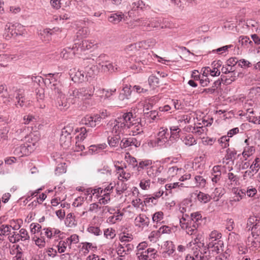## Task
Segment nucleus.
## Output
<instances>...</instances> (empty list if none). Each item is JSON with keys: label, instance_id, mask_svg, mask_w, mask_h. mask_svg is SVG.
Here are the masks:
<instances>
[{"label": "nucleus", "instance_id": "1", "mask_svg": "<svg viewBox=\"0 0 260 260\" xmlns=\"http://www.w3.org/2000/svg\"><path fill=\"white\" fill-rule=\"evenodd\" d=\"M113 132L124 134L129 129L133 136L143 132L141 119L138 117L134 110L124 113L121 117H118L115 121Z\"/></svg>", "mask_w": 260, "mask_h": 260}, {"label": "nucleus", "instance_id": "2", "mask_svg": "<svg viewBox=\"0 0 260 260\" xmlns=\"http://www.w3.org/2000/svg\"><path fill=\"white\" fill-rule=\"evenodd\" d=\"M182 213V217L180 218V226L185 231L186 233L192 235L196 233L197 225L200 224V220H202V216L199 212L191 214V217L188 214H184L186 212V208L182 207L180 211Z\"/></svg>", "mask_w": 260, "mask_h": 260}, {"label": "nucleus", "instance_id": "3", "mask_svg": "<svg viewBox=\"0 0 260 260\" xmlns=\"http://www.w3.org/2000/svg\"><path fill=\"white\" fill-rule=\"evenodd\" d=\"M94 90V86L91 84L76 89L70 92L69 100L72 104H78L82 100L90 99Z\"/></svg>", "mask_w": 260, "mask_h": 260}, {"label": "nucleus", "instance_id": "4", "mask_svg": "<svg viewBox=\"0 0 260 260\" xmlns=\"http://www.w3.org/2000/svg\"><path fill=\"white\" fill-rule=\"evenodd\" d=\"M151 55L148 51H144L139 53L138 56L134 59L135 63L130 66V68L138 73L143 70L145 66L148 65L152 62Z\"/></svg>", "mask_w": 260, "mask_h": 260}, {"label": "nucleus", "instance_id": "5", "mask_svg": "<svg viewBox=\"0 0 260 260\" xmlns=\"http://www.w3.org/2000/svg\"><path fill=\"white\" fill-rule=\"evenodd\" d=\"M107 56L106 54H101L96 59L97 64L101 67L102 70L106 72H114L119 71V67L116 63H112L109 61L105 60Z\"/></svg>", "mask_w": 260, "mask_h": 260}, {"label": "nucleus", "instance_id": "6", "mask_svg": "<svg viewBox=\"0 0 260 260\" xmlns=\"http://www.w3.org/2000/svg\"><path fill=\"white\" fill-rule=\"evenodd\" d=\"M260 231L254 229L248 236L246 241L247 245L252 250H256L260 247Z\"/></svg>", "mask_w": 260, "mask_h": 260}, {"label": "nucleus", "instance_id": "7", "mask_svg": "<svg viewBox=\"0 0 260 260\" xmlns=\"http://www.w3.org/2000/svg\"><path fill=\"white\" fill-rule=\"evenodd\" d=\"M156 137L152 140H151L150 145L152 147L163 146L167 142L169 143L168 136L169 134L167 133L168 129L161 128Z\"/></svg>", "mask_w": 260, "mask_h": 260}, {"label": "nucleus", "instance_id": "8", "mask_svg": "<svg viewBox=\"0 0 260 260\" xmlns=\"http://www.w3.org/2000/svg\"><path fill=\"white\" fill-rule=\"evenodd\" d=\"M15 105L17 108H22L26 105L24 90L22 88H17L14 93Z\"/></svg>", "mask_w": 260, "mask_h": 260}, {"label": "nucleus", "instance_id": "9", "mask_svg": "<svg viewBox=\"0 0 260 260\" xmlns=\"http://www.w3.org/2000/svg\"><path fill=\"white\" fill-rule=\"evenodd\" d=\"M102 120V117L99 115L94 116H86L81 120L82 123L88 127H94L99 125Z\"/></svg>", "mask_w": 260, "mask_h": 260}, {"label": "nucleus", "instance_id": "10", "mask_svg": "<svg viewBox=\"0 0 260 260\" xmlns=\"http://www.w3.org/2000/svg\"><path fill=\"white\" fill-rule=\"evenodd\" d=\"M120 147L121 149L126 148L129 147L135 146V147H138L141 145L140 141L137 140L135 138L129 137V138H124L121 141L119 144Z\"/></svg>", "mask_w": 260, "mask_h": 260}, {"label": "nucleus", "instance_id": "11", "mask_svg": "<svg viewBox=\"0 0 260 260\" xmlns=\"http://www.w3.org/2000/svg\"><path fill=\"white\" fill-rule=\"evenodd\" d=\"M31 147L27 143L21 144L15 148L14 153L19 157L28 155L31 151Z\"/></svg>", "mask_w": 260, "mask_h": 260}, {"label": "nucleus", "instance_id": "12", "mask_svg": "<svg viewBox=\"0 0 260 260\" xmlns=\"http://www.w3.org/2000/svg\"><path fill=\"white\" fill-rule=\"evenodd\" d=\"M232 192L234 196L230 201L232 205H233L235 202H239L246 196V191L238 187L233 188Z\"/></svg>", "mask_w": 260, "mask_h": 260}, {"label": "nucleus", "instance_id": "13", "mask_svg": "<svg viewBox=\"0 0 260 260\" xmlns=\"http://www.w3.org/2000/svg\"><path fill=\"white\" fill-rule=\"evenodd\" d=\"M170 136L169 137V142L170 143H173L177 142L179 138V125H175L173 122H170Z\"/></svg>", "mask_w": 260, "mask_h": 260}, {"label": "nucleus", "instance_id": "14", "mask_svg": "<svg viewBox=\"0 0 260 260\" xmlns=\"http://www.w3.org/2000/svg\"><path fill=\"white\" fill-rule=\"evenodd\" d=\"M56 101L57 106L61 110L68 109L70 106V104H72L71 102L69 100V97L66 99L63 94L57 97Z\"/></svg>", "mask_w": 260, "mask_h": 260}, {"label": "nucleus", "instance_id": "15", "mask_svg": "<svg viewBox=\"0 0 260 260\" xmlns=\"http://www.w3.org/2000/svg\"><path fill=\"white\" fill-rule=\"evenodd\" d=\"M180 181L182 182L180 183V188L194 187L195 183L193 180L191 179V175L190 174H185L180 177Z\"/></svg>", "mask_w": 260, "mask_h": 260}, {"label": "nucleus", "instance_id": "16", "mask_svg": "<svg viewBox=\"0 0 260 260\" xmlns=\"http://www.w3.org/2000/svg\"><path fill=\"white\" fill-rule=\"evenodd\" d=\"M51 90V92L49 93L52 98H55L56 96L62 94L61 89V85L59 81H57L53 84H51L47 86Z\"/></svg>", "mask_w": 260, "mask_h": 260}, {"label": "nucleus", "instance_id": "17", "mask_svg": "<svg viewBox=\"0 0 260 260\" xmlns=\"http://www.w3.org/2000/svg\"><path fill=\"white\" fill-rule=\"evenodd\" d=\"M208 249H210L212 252L217 254L223 251L224 244L222 241H218V242H209L208 244Z\"/></svg>", "mask_w": 260, "mask_h": 260}, {"label": "nucleus", "instance_id": "18", "mask_svg": "<svg viewBox=\"0 0 260 260\" xmlns=\"http://www.w3.org/2000/svg\"><path fill=\"white\" fill-rule=\"evenodd\" d=\"M131 87L132 85H126L123 88L118 96L120 100L125 101L131 99L133 94Z\"/></svg>", "mask_w": 260, "mask_h": 260}, {"label": "nucleus", "instance_id": "19", "mask_svg": "<svg viewBox=\"0 0 260 260\" xmlns=\"http://www.w3.org/2000/svg\"><path fill=\"white\" fill-rule=\"evenodd\" d=\"M161 249L164 256L167 257V255L170 256L174 253L175 246L172 241H166L164 243V245L161 246Z\"/></svg>", "mask_w": 260, "mask_h": 260}, {"label": "nucleus", "instance_id": "20", "mask_svg": "<svg viewBox=\"0 0 260 260\" xmlns=\"http://www.w3.org/2000/svg\"><path fill=\"white\" fill-rule=\"evenodd\" d=\"M94 44L91 41L89 40H83L81 42L75 43L74 48H77V50L80 49L81 51H84L88 50L91 48L93 46Z\"/></svg>", "mask_w": 260, "mask_h": 260}, {"label": "nucleus", "instance_id": "21", "mask_svg": "<svg viewBox=\"0 0 260 260\" xmlns=\"http://www.w3.org/2000/svg\"><path fill=\"white\" fill-rule=\"evenodd\" d=\"M70 74L72 80L75 83L82 82L84 80V73L81 71H76L75 69H74L73 70H71Z\"/></svg>", "mask_w": 260, "mask_h": 260}, {"label": "nucleus", "instance_id": "22", "mask_svg": "<svg viewBox=\"0 0 260 260\" xmlns=\"http://www.w3.org/2000/svg\"><path fill=\"white\" fill-rule=\"evenodd\" d=\"M250 169L251 171H246L245 172L244 176H246L247 174L248 175H250V174L252 172L254 174L256 173L258 170L260 169V158L256 157L254 161H253L252 164L250 166Z\"/></svg>", "mask_w": 260, "mask_h": 260}, {"label": "nucleus", "instance_id": "23", "mask_svg": "<svg viewBox=\"0 0 260 260\" xmlns=\"http://www.w3.org/2000/svg\"><path fill=\"white\" fill-rule=\"evenodd\" d=\"M181 139L182 142L186 146H190L197 143L196 140L191 134L183 135Z\"/></svg>", "mask_w": 260, "mask_h": 260}, {"label": "nucleus", "instance_id": "24", "mask_svg": "<svg viewBox=\"0 0 260 260\" xmlns=\"http://www.w3.org/2000/svg\"><path fill=\"white\" fill-rule=\"evenodd\" d=\"M162 169L161 167H158L157 166L153 165L147 168V173L150 177L153 178L158 176Z\"/></svg>", "mask_w": 260, "mask_h": 260}, {"label": "nucleus", "instance_id": "25", "mask_svg": "<svg viewBox=\"0 0 260 260\" xmlns=\"http://www.w3.org/2000/svg\"><path fill=\"white\" fill-rule=\"evenodd\" d=\"M72 136L60 135V144L63 149H68L72 144Z\"/></svg>", "mask_w": 260, "mask_h": 260}, {"label": "nucleus", "instance_id": "26", "mask_svg": "<svg viewBox=\"0 0 260 260\" xmlns=\"http://www.w3.org/2000/svg\"><path fill=\"white\" fill-rule=\"evenodd\" d=\"M12 24L7 23L5 28L3 36L5 39L7 40H9L11 38L15 37V36L14 34L13 29L12 27Z\"/></svg>", "mask_w": 260, "mask_h": 260}, {"label": "nucleus", "instance_id": "27", "mask_svg": "<svg viewBox=\"0 0 260 260\" xmlns=\"http://www.w3.org/2000/svg\"><path fill=\"white\" fill-rule=\"evenodd\" d=\"M124 14L121 12H117L111 14L108 18V20L114 24H117L122 20Z\"/></svg>", "mask_w": 260, "mask_h": 260}, {"label": "nucleus", "instance_id": "28", "mask_svg": "<svg viewBox=\"0 0 260 260\" xmlns=\"http://www.w3.org/2000/svg\"><path fill=\"white\" fill-rule=\"evenodd\" d=\"M255 152L254 147L252 146H245L242 152V156L245 160L251 156Z\"/></svg>", "mask_w": 260, "mask_h": 260}, {"label": "nucleus", "instance_id": "29", "mask_svg": "<svg viewBox=\"0 0 260 260\" xmlns=\"http://www.w3.org/2000/svg\"><path fill=\"white\" fill-rule=\"evenodd\" d=\"M164 19L161 18H156L153 19V20H151L149 21V23L147 24V27H149V29L151 27L153 28H158L161 27L162 28L164 27L163 25H161V23L164 21Z\"/></svg>", "mask_w": 260, "mask_h": 260}, {"label": "nucleus", "instance_id": "30", "mask_svg": "<svg viewBox=\"0 0 260 260\" xmlns=\"http://www.w3.org/2000/svg\"><path fill=\"white\" fill-rule=\"evenodd\" d=\"M107 145L105 143L100 144L98 145H92L89 147V151L90 153H98L102 150L105 149Z\"/></svg>", "mask_w": 260, "mask_h": 260}, {"label": "nucleus", "instance_id": "31", "mask_svg": "<svg viewBox=\"0 0 260 260\" xmlns=\"http://www.w3.org/2000/svg\"><path fill=\"white\" fill-rule=\"evenodd\" d=\"M146 6L145 3L142 0H138L136 2H133L131 5V9L132 11H137L139 10H144Z\"/></svg>", "mask_w": 260, "mask_h": 260}, {"label": "nucleus", "instance_id": "32", "mask_svg": "<svg viewBox=\"0 0 260 260\" xmlns=\"http://www.w3.org/2000/svg\"><path fill=\"white\" fill-rule=\"evenodd\" d=\"M117 134L113 136V137H109L108 138V141L109 145L111 147H116L119 144V142L120 140V136L119 133L117 132Z\"/></svg>", "mask_w": 260, "mask_h": 260}, {"label": "nucleus", "instance_id": "33", "mask_svg": "<svg viewBox=\"0 0 260 260\" xmlns=\"http://www.w3.org/2000/svg\"><path fill=\"white\" fill-rule=\"evenodd\" d=\"M12 26L15 37L22 35L24 33L25 29L24 28L23 26L21 24L18 23H16L15 24H13Z\"/></svg>", "mask_w": 260, "mask_h": 260}, {"label": "nucleus", "instance_id": "34", "mask_svg": "<svg viewBox=\"0 0 260 260\" xmlns=\"http://www.w3.org/2000/svg\"><path fill=\"white\" fill-rule=\"evenodd\" d=\"M65 224L68 227H74L77 225V222L75 216L72 213H70L67 214L65 219Z\"/></svg>", "mask_w": 260, "mask_h": 260}, {"label": "nucleus", "instance_id": "35", "mask_svg": "<svg viewBox=\"0 0 260 260\" xmlns=\"http://www.w3.org/2000/svg\"><path fill=\"white\" fill-rule=\"evenodd\" d=\"M197 199L200 202L205 204L209 202L212 197L208 194L200 191L197 195Z\"/></svg>", "mask_w": 260, "mask_h": 260}, {"label": "nucleus", "instance_id": "36", "mask_svg": "<svg viewBox=\"0 0 260 260\" xmlns=\"http://www.w3.org/2000/svg\"><path fill=\"white\" fill-rule=\"evenodd\" d=\"M195 183L194 187H204L206 185V180L201 176H196L194 179H192Z\"/></svg>", "mask_w": 260, "mask_h": 260}, {"label": "nucleus", "instance_id": "37", "mask_svg": "<svg viewBox=\"0 0 260 260\" xmlns=\"http://www.w3.org/2000/svg\"><path fill=\"white\" fill-rule=\"evenodd\" d=\"M239 43L244 47L252 46L253 42L247 36H240L239 38Z\"/></svg>", "mask_w": 260, "mask_h": 260}, {"label": "nucleus", "instance_id": "38", "mask_svg": "<svg viewBox=\"0 0 260 260\" xmlns=\"http://www.w3.org/2000/svg\"><path fill=\"white\" fill-rule=\"evenodd\" d=\"M235 79V78H233V79H228L227 78H225V76H221L220 79H218L214 82V85L213 86V87L215 88H217L219 87L222 82H224V83L226 84H230L231 82L234 81Z\"/></svg>", "mask_w": 260, "mask_h": 260}, {"label": "nucleus", "instance_id": "39", "mask_svg": "<svg viewBox=\"0 0 260 260\" xmlns=\"http://www.w3.org/2000/svg\"><path fill=\"white\" fill-rule=\"evenodd\" d=\"M12 59V58L8 54H0V66L4 67H7L8 62Z\"/></svg>", "mask_w": 260, "mask_h": 260}, {"label": "nucleus", "instance_id": "40", "mask_svg": "<svg viewBox=\"0 0 260 260\" xmlns=\"http://www.w3.org/2000/svg\"><path fill=\"white\" fill-rule=\"evenodd\" d=\"M221 238V234L216 230L212 231L209 235L210 242H215L221 241L220 240Z\"/></svg>", "mask_w": 260, "mask_h": 260}, {"label": "nucleus", "instance_id": "41", "mask_svg": "<svg viewBox=\"0 0 260 260\" xmlns=\"http://www.w3.org/2000/svg\"><path fill=\"white\" fill-rule=\"evenodd\" d=\"M224 193V190L223 188L221 187L216 188L211 196V197H213V198L216 201H218L219 198L222 197Z\"/></svg>", "mask_w": 260, "mask_h": 260}, {"label": "nucleus", "instance_id": "42", "mask_svg": "<svg viewBox=\"0 0 260 260\" xmlns=\"http://www.w3.org/2000/svg\"><path fill=\"white\" fill-rule=\"evenodd\" d=\"M28 131V127H26L25 125L23 124H21L20 125H18L15 126V131L18 134H23L24 135V137L26 139V136H27V132L26 131Z\"/></svg>", "mask_w": 260, "mask_h": 260}, {"label": "nucleus", "instance_id": "43", "mask_svg": "<svg viewBox=\"0 0 260 260\" xmlns=\"http://www.w3.org/2000/svg\"><path fill=\"white\" fill-rule=\"evenodd\" d=\"M199 241L200 240L198 238H196L194 239V244H196L197 246H198V247L199 248V250L200 253H199V255H201V256H203L202 254L206 253V250L207 248L205 246H204V244L203 243Z\"/></svg>", "mask_w": 260, "mask_h": 260}, {"label": "nucleus", "instance_id": "44", "mask_svg": "<svg viewBox=\"0 0 260 260\" xmlns=\"http://www.w3.org/2000/svg\"><path fill=\"white\" fill-rule=\"evenodd\" d=\"M54 76V74H48L46 75V77L44 79V83L47 86L57 82Z\"/></svg>", "mask_w": 260, "mask_h": 260}, {"label": "nucleus", "instance_id": "45", "mask_svg": "<svg viewBox=\"0 0 260 260\" xmlns=\"http://www.w3.org/2000/svg\"><path fill=\"white\" fill-rule=\"evenodd\" d=\"M132 89L133 91V93H134L135 92L138 93H144L148 91V89L143 87L140 85H135L134 86L132 85Z\"/></svg>", "mask_w": 260, "mask_h": 260}, {"label": "nucleus", "instance_id": "46", "mask_svg": "<svg viewBox=\"0 0 260 260\" xmlns=\"http://www.w3.org/2000/svg\"><path fill=\"white\" fill-rule=\"evenodd\" d=\"M87 231L95 236H100L102 234V231L100 230L99 227L93 225L89 226L87 228Z\"/></svg>", "mask_w": 260, "mask_h": 260}, {"label": "nucleus", "instance_id": "47", "mask_svg": "<svg viewBox=\"0 0 260 260\" xmlns=\"http://www.w3.org/2000/svg\"><path fill=\"white\" fill-rule=\"evenodd\" d=\"M116 89V88L110 89L108 90H106L105 89H99L98 92L100 94H103V95L106 98H108L110 96H111L113 93L115 92Z\"/></svg>", "mask_w": 260, "mask_h": 260}, {"label": "nucleus", "instance_id": "48", "mask_svg": "<svg viewBox=\"0 0 260 260\" xmlns=\"http://www.w3.org/2000/svg\"><path fill=\"white\" fill-rule=\"evenodd\" d=\"M185 131L188 132H195L196 133H198L199 135H201L203 133V127H199L197 128V131H196V128L194 127H193L191 125H188L187 126H185L184 128Z\"/></svg>", "mask_w": 260, "mask_h": 260}, {"label": "nucleus", "instance_id": "49", "mask_svg": "<svg viewBox=\"0 0 260 260\" xmlns=\"http://www.w3.org/2000/svg\"><path fill=\"white\" fill-rule=\"evenodd\" d=\"M151 164V162L149 160L141 161L138 164L137 170L140 171L142 169H147Z\"/></svg>", "mask_w": 260, "mask_h": 260}, {"label": "nucleus", "instance_id": "50", "mask_svg": "<svg viewBox=\"0 0 260 260\" xmlns=\"http://www.w3.org/2000/svg\"><path fill=\"white\" fill-rule=\"evenodd\" d=\"M136 221L142 225H148L149 223V219L145 215H140L136 218Z\"/></svg>", "mask_w": 260, "mask_h": 260}, {"label": "nucleus", "instance_id": "51", "mask_svg": "<svg viewBox=\"0 0 260 260\" xmlns=\"http://www.w3.org/2000/svg\"><path fill=\"white\" fill-rule=\"evenodd\" d=\"M9 128L4 127L0 131V141H4L8 139Z\"/></svg>", "mask_w": 260, "mask_h": 260}, {"label": "nucleus", "instance_id": "52", "mask_svg": "<svg viewBox=\"0 0 260 260\" xmlns=\"http://www.w3.org/2000/svg\"><path fill=\"white\" fill-rule=\"evenodd\" d=\"M218 141L222 148H225L229 146V138L226 136L221 137Z\"/></svg>", "mask_w": 260, "mask_h": 260}, {"label": "nucleus", "instance_id": "53", "mask_svg": "<svg viewBox=\"0 0 260 260\" xmlns=\"http://www.w3.org/2000/svg\"><path fill=\"white\" fill-rule=\"evenodd\" d=\"M150 20L147 18H141L136 20V22L139 25L146 27V29L147 30H150L151 29H149V27H147V24L149 23Z\"/></svg>", "mask_w": 260, "mask_h": 260}, {"label": "nucleus", "instance_id": "54", "mask_svg": "<svg viewBox=\"0 0 260 260\" xmlns=\"http://www.w3.org/2000/svg\"><path fill=\"white\" fill-rule=\"evenodd\" d=\"M126 154L128 155V157L125 156L127 163L132 165L133 168L137 167L138 163L136 158L131 156L129 153H127Z\"/></svg>", "mask_w": 260, "mask_h": 260}, {"label": "nucleus", "instance_id": "55", "mask_svg": "<svg viewBox=\"0 0 260 260\" xmlns=\"http://www.w3.org/2000/svg\"><path fill=\"white\" fill-rule=\"evenodd\" d=\"M148 82L150 86H157L159 84V79L155 76L151 75L149 76Z\"/></svg>", "mask_w": 260, "mask_h": 260}, {"label": "nucleus", "instance_id": "56", "mask_svg": "<svg viewBox=\"0 0 260 260\" xmlns=\"http://www.w3.org/2000/svg\"><path fill=\"white\" fill-rule=\"evenodd\" d=\"M9 240L11 243H15L19 242L20 240H21V238L19 233L16 232H13L12 236H10L9 237Z\"/></svg>", "mask_w": 260, "mask_h": 260}, {"label": "nucleus", "instance_id": "57", "mask_svg": "<svg viewBox=\"0 0 260 260\" xmlns=\"http://www.w3.org/2000/svg\"><path fill=\"white\" fill-rule=\"evenodd\" d=\"M89 33V31L86 27H81L79 29L77 32V37L84 38L86 37Z\"/></svg>", "mask_w": 260, "mask_h": 260}, {"label": "nucleus", "instance_id": "58", "mask_svg": "<svg viewBox=\"0 0 260 260\" xmlns=\"http://www.w3.org/2000/svg\"><path fill=\"white\" fill-rule=\"evenodd\" d=\"M144 204L145 206L147 205H155L157 204V201H156V199H154V198H153V197H148L147 196L146 198L144 199V200L143 201Z\"/></svg>", "mask_w": 260, "mask_h": 260}, {"label": "nucleus", "instance_id": "59", "mask_svg": "<svg viewBox=\"0 0 260 260\" xmlns=\"http://www.w3.org/2000/svg\"><path fill=\"white\" fill-rule=\"evenodd\" d=\"M11 228H12L11 225L3 224L0 227V231L2 235H8L11 233Z\"/></svg>", "mask_w": 260, "mask_h": 260}, {"label": "nucleus", "instance_id": "60", "mask_svg": "<svg viewBox=\"0 0 260 260\" xmlns=\"http://www.w3.org/2000/svg\"><path fill=\"white\" fill-rule=\"evenodd\" d=\"M150 185V180L149 179H143L141 180L140 187L144 190H147L149 188Z\"/></svg>", "mask_w": 260, "mask_h": 260}, {"label": "nucleus", "instance_id": "61", "mask_svg": "<svg viewBox=\"0 0 260 260\" xmlns=\"http://www.w3.org/2000/svg\"><path fill=\"white\" fill-rule=\"evenodd\" d=\"M235 71V69L233 67L230 66L226 63L225 66H223L221 68V72L223 74L233 73Z\"/></svg>", "mask_w": 260, "mask_h": 260}, {"label": "nucleus", "instance_id": "62", "mask_svg": "<svg viewBox=\"0 0 260 260\" xmlns=\"http://www.w3.org/2000/svg\"><path fill=\"white\" fill-rule=\"evenodd\" d=\"M95 67L94 66H92L90 67H86L85 68V72L86 73V76H88L89 77H92L94 76L95 73Z\"/></svg>", "mask_w": 260, "mask_h": 260}, {"label": "nucleus", "instance_id": "63", "mask_svg": "<svg viewBox=\"0 0 260 260\" xmlns=\"http://www.w3.org/2000/svg\"><path fill=\"white\" fill-rule=\"evenodd\" d=\"M19 236L22 241H25L29 239V236L27 231L24 229H21L19 231Z\"/></svg>", "mask_w": 260, "mask_h": 260}, {"label": "nucleus", "instance_id": "64", "mask_svg": "<svg viewBox=\"0 0 260 260\" xmlns=\"http://www.w3.org/2000/svg\"><path fill=\"white\" fill-rule=\"evenodd\" d=\"M137 255L139 260H151L152 257L148 255L146 252H137Z\"/></svg>", "mask_w": 260, "mask_h": 260}]
</instances>
